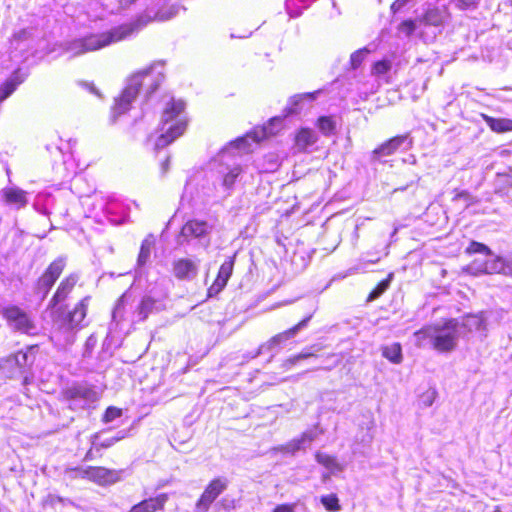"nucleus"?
<instances>
[{
  "label": "nucleus",
  "instance_id": "obj_1",
  "mask_svg": "<svg viewBox=\"0 0 512 512\" xmlns=\"http://www.w3.org/2000/svg\"><path fill=\"white\" fill-rule=\"evenodd\" d=\"M164 61L154 62L149 67L136 72L128 80L119 97L115 98L112 108V122L129 111L131 103L141 91L144 92L145 102L158 90L165 79L163 72Z\"/></svg>",
  "mask_w": 512,
  "mask_h": 512
},
{
  "label": "nucleus",
  "instance_id": "obj_2",
  "mask_svg": "<svg viewBox=\"0 0 512 512\" xmlns=\"http://www.w3.org/2000/svg\"><path fill=\"white\" fill-rule=\"evenodd\" d=\"M288 117V105L283 107L282 114L271 117L267 123L257 125L248 131L245 135L236 138L221 149L218 154L220 160H224L226 155L235 152L238 154L249 153L253 151L252 145H258L264 140L277 136L286 127V118Z\"/></svg>",
  "mask_w": 512,
  "mask_h": 512
},
{
  "label": "nucleus",
  "instance_id": "obj_3",
  "mask_svg": "<svg viewBox=\"0 0 512 512\" xmlns=\"http://www.w3.org/2000/svg\"><path fill=\"white\" fill-rule=\"evenodd\" d=\"M461 335V326L456 319L428 325L414 333L419 348H432L440 353L453 351Z\"/></svg>",
  "mask_w": 512,
  "mask_h": 512
},
{
  "label": "nucleus",
  "instance_id": "obj_4",
  "mask_svg": "<svg viewBox=\"0 0 512 512\" xmlns=\"http://www.w3.org/2000/svg\"><path fill=\"white\" fill-rule=\"evenodd\" d=\"M148 21L139 18L135 23L120 25L109 32L99 34H89L84 37L75 38L65 45V50L71 53L72 57L83 55L87 52L96 51L111 43L120 41L131 35L134 31L145 26Z\"/></svg>",
  "mask_w": 512,
  "mask_h": 512
},
{
  "label": "nucleus",
  "instance_id": "obj_5",
  "mask_svg": "<svg viewBox=\"0 0 512 512\" xmlns=\"http://www.w3.org/2000/svg\"><path fill=\"white\" fill-rule=\"evenodd\" d=\"M186 103L183 100H171L166 104L161 117V133L155 142V150L164 149L186 130L187 119L184 115Z\"/></svg>",
  "mask_w": 512,
  "mask_h": 512
},
{
  "label": "nucleus",
  "instance_id": "obj_6",
  "mask_svg": "<svg viewBox=\"0 0 512 512\" xmlns=\"http://www.w3.org/2000/svg\"><path fill=\"white\" fill-rule=\"evenodd\" d=\"M39 349L37 344L29 345L25 350H19L4 359L2 369L10 379H22L24 385L31 383L33 379L32 366Z\"/></svg>",
  "mask_w": 512,
  "mask_h": 512
},
{
  "label": "nucleus",
  "instance_id": "obj_7",
  "mask_svg": "<svg viewBox=\"0 0 512 512\" xmlns=\"http://www.w3.org/2000/svg\"><path fill=\"white\" fill-rule=\"evenodd\" d=\"M155 239L153 235H148L141 243L140 251L137 257L136 266L134 270V280L131 287L125 291L117 300L115 307L112 311V323L120 322L124 317L125 306L130 298V290L145 276V266L150 260L151 251L154 247Z\"/></svg>",
  "mask_w": 512,
  "mask_h": 512
},
{
  "label": "nucleus",
  "instance_id": "obj_8",
  "mask_svg": "<svg viewBox=\"0 0 512 512\" xmlns=\"http://www.w3.org/2000/svg\"><path fill=\"white\" fill-rule=\"evenodd\" d=\"M71 479H86L100 486L113 485L124 479L126 469H109L103 466H76L66 469Z\"/></svg>",
  "mask_w": 512,
  "mask_h": 512
},
{
  "label": "nucleus",
  "instance_id": "obj_9",
  "mask_svg": "<svg viewBox=\"0 0 512 512\" xmlns=\"http://www.w3.org/2000/svg\"><path fill=\"white\" fill-rule=\"evenodd\" d=\"M69 408L74 411L93 409L100 399V393L94 385L86 382L75 383L64 391Z\"/></svg>",
  "mask_w": 512,
  "mask_h": 512
},
{
  "label": "nucleus",
  "instance_id": "obj_10",
  "mask_svg": "<svg viewBox=\"0 0 512 512\" xmlns=\"http://www.w3.org/2000/svg\"><path fill=\"white\" fill-rule=\"evenodd\" d=\"M241 173L242 168L239 164L220 166L217 175L211 174V179L215 177L212 180V185L207 187L202 185V196L204 198L213 197L218 189H222L224 197L230 196Z\"/></svg>",
  "mask_w": 512,
  "mask_h": 512
},
{
  "label": "nucleus",
  "instance_id": "obj_11",
  "mask_svg": "<svg viewBox=\"0 0 512 512\" xmlns=\"http://www.w3.org/2000/svg\"><path fill=\"white\" fill-rule=\"evenodd\" d=\"M0 314L7 321L8 326L27 335H35L37 326L26 311L17 305H7L0 308Z\"/></svg>",
  "mask_w": 512,
  "mask_h": 512
},
{
  "label": "nucleus",
  "instance_id": "obj_12",
  "mask_svg": "<svg viewBox=\"0 0 512 512\" xmlns=\"http://www.w3.org/2000/svg\"><path fill=\"white\" fill-rule=\"evenodd\" d=\"M77 328L71 322L66 321L63 317L56 315L49 340L53 346L58 350H65L67 347L74 344L76 340Z\"/></svg>",
  "mask_w": 512,
  "mask_h": 512
},
{
  "label": "nucleus",
  "instance_id": "obj_13",
  "mask_svg": "<svg viewBox=\"0 0 512 512\" xmlns=\"http://www.w3.org/2000/svg\"><path fill=\"white\" fill-rule=\"evenodd\" d=\"M65 265L66 259L64 257H58L50 263L44 273L38 278L34 286V293L39 296L41 300H44L48 296L50 290L63 272Z\"/></svg>",
  "mask_w": 512,
  "mask_h": 512
},
{
  "label": "nucleus",
  "instance_id": "obj_14",
  "mask_svg": "<svg viewBox=\"0 0 512 512\" xmlns=\"http://www.w3.org/2000/svg\"><path fill=\"white\" fill-rule=\"evenodd\" d=\"M228 483L225 477L211 480L197 500L194 512H208L214 501L227 489Z\"/></svg>",
  "mask_w": 512,
  "mask_h": 512
},
{
  "label": "nucleus",
  "instance_id": "obj_15",
  "mask_svg": "<svg viewBox=\"0 0 512 512\" xmlns=\"http://www.w3.org/2000/svg\"><path fill=\"white\" fill-rule=\"evenodd\" d=\"M212 230V226L205 220L191 219L188 220L181 228L177 237V243L184 245L193 239L202 241L206 239Z\"/></svg>",
  "mask_w": 512,
  "mask_h": 512
},
{
  "label": "nucleus",
  "instance_id": "obj_16",
  "mask_svg": "<svg viewBox=\"0 0 512 512\" xmlns=\"http://www.w3.org/2000/svg\"><path fill=\"white\" fill-rule=\"evenodd\" d=\"M34 28L21 29L13 35L11 40V47L14 51H19L21 54L29 51H35L37 47L38 36Z\"/></svg>",
  "mask_w": 512,
  "mask_h": 512
},
{
  "label": "nucleus",
  "instance_id": "obj_17",
  "mask_svg": "<svg viewBox=\"0 0 512 512\" xmlns=\"http://www.w3.org/2000/svg\"><path fill=\"white\" fill-rule=\"evenodd\" d=\"M236 253L228 257L220 266L216 279L213 284L208 288V296L214 297L218 295L227 285L230 277L232 276Z\"/></svg>",
  "mask_w": 512,
  "mask_h": 512
},
{
  "label": "nucleus",
  "instance_id": "obj_18",
  "mask_svg": "<svg viewBox=\"0 0 512 512\" xmlns=\"http://www.w3.org/2000/svg\"><path fill=\"white\" fill-rule=\"evenodd\" d=\"M164 309L162 300L153 297L150 293L144 295L134 311V318L137 322L145 321L149 315L158 313Z\"/></svg>",
  "mask_w": 512,
  "mask_h": 512
},
{
  "label": "nucleus",
  "instance_id": "obj_19",
  "mask_svg": "<svg viewBox=\"0 0 512 512\" xmlns=\"http://www.w3.org/2000/svg\"><path fill=\"white\" fill-rule=\"evenodd\" d=\"M288 341V330L283 331L273 336L268 342L262 344L254 354H251V358H255L259 355L270 354L268 361L277 355Z\"/></svg>",
  "mask_w": 512,
  "mask_h": 512
},
{
  "label": "nucleus",
  "instance_id": "obj_20",
  "mask_svg": "<svg viewBox=\"0 0 512 512\" xmlns=\"http://www.w3.org/2000/svg\"><path fill=\"white\" fill-rule=\"evenodd\" d=\"M172 266V272L178 280L191 281L198 274V264L189 258L177 259Z\"/></svg>",
  "mask_w": 512,
  "mask_h": 512
},
{
  "label": "nucleus",
  "instance_id": "obj_21",
  "mask_svg": "<svg viewBox=\"0 0 512 512\" xmlns=\"http://www.w3.org/2000/svg\"><path fill=\"white\" fill-rule=\"evenodd\" d=\"M169 500L167 493H160L155 497L143 499L139 503L133 505L129 512H158L163 511L165 504Z\"/></svg>",
  "mask_w": 512,
  "mask_h": 512
},
{
  "label": "nucleus",
  "instance_id": "obj_22",
  "mask_svg": "<svg viewBox=\"0 0 512 512\" xmlns=\"http://www.w3.org/2000/svg\"><path fill=\"white\" fill-rule=\"evenodd\" d=\"M485 263V274L512 275V268L506 259L494 254L491 250L485 255Z\"/></svg>",
  "mask_w": 512,
  "mask_h": 512
},
{
  "label": "nucleus",
  "instance_id": "obj_23",
  "mask_svg": "<svg viewBox=\"0 0 512 512\" xmlns=\"http://www.w3.org/2000/svg\"><path fill=\"white\" fill-rule=\"evenodd\" d=\"M107 219L113 224H120L128 217V208L120 201L109 199L104 207Z\"/></svg>",
  "mask_w": 512,
  "mask_h": 512
},
{
  "label": "nucleus",
  "instance_id": "obj_24",
  "mask_svg": "<svg viewBox=\"0 0 512 512\" xmlns=\"http://www.w3.org/2000/svg\"><path fill=\"white\" fill-rule=\"evenodd\" d=\"M318 141V135L311 128H301L294 137V149L299 152H308Z\"/></svg>",
  "mask_w": 512,
  "mask_h": 512
},
{
  "label": "nucleus",
  "instance_id": "obj_25",
  "mask_svg": "<svg viewBox=\"0 0 512 512\" xmlns=\"http://www.w3.org/2000/svg\"><path fill=\"white\" fill-rule=\"evenodd\" d=\"M449 18V11L446 6L431 7L426 10L424 15L420 18V23L435 27L442 26Z\"/></svg>",
  "mask_w": 512,
  "mask_h": 512
},
{
  "label": "nucleus",
  "instance_id": "obj_26",
  "mask_svg": "<svg viewBox=\"0 0 512 512\" xmlns=\"http://www.w3.org/2000/svg\"><path fill=\"white\" fill-rule=\"evenodd\" d=\"M77 275L71 274L61 281L56 292L49 301V307L54 308L62 301L65 300L67 295L71 292L75 284L77 283Z\"/></svg>",
  "mask_w": 512,
  "mask_h": 512
},
{
  "label": "nucleus",
  "instance_id": "obj_27",
  "mask_svg": "<svg viewBox=\"0 0 512 512\" xmlns=\"http://www.w3.org/2000/svg\"><path fill=\"white\" fill-rule=\"evenodd\" d=\"M88 300H89V298L86 297V298L82 299L74 307V309L72 311H69V312L59 311L57 314L60 317H63L66 321L71 322V324L78 329L80 323L86 317Z\"/></svg>",
  "mask_w": 512,
  "mask_h": 512
},
{
  "label": "nucleus",
  "instance_id": "obj_28",
  "mask_svg": "<svg viewBox=\"0 0 512 512\" xmlns=\"http://www.w3.org/2000/svg\"><path fill=\"white\" fill-rule=\"evenodd\" d=\"M321 433L322 431L319 430L318 426L306 430L299 438L290 441V452L308 448Z\"/></svg>",
  "mask_w": 512,
  "mask_h": 512
},
{
  "label": "nucleus",
  "instance_id": "obj_29",
  "mask_svg": "<svg viewBox=\"0 0 512 512\" xmlns=\"http://www.w3.org/2000/svg\"><path fill=\"white\" fill-rule=\"evenodd\" d=\"M24 81L18 75V72H14L10 78H8L3 84L0 85V103L5 101L9 96L13 94V92L17 89V87Z\"/></svg>",
  "mask_w": 512,
  "mask_h": 512
},
{
  "label": "nucleus",
  "instance_id": "obj_30",
  "mask_svg": "<svg viewBox=\"0 0 512 512\" xmlns=\"http://www.w3.org/2000/svg\"><path fill=\"white\" fill-rule=\"evenodd\" d=\"M406 140V137L404 136H397L394 137L387 142L383 143L381 146L376 148L373 153L375 156L381 157V156H388L391 155L393 152H395Z\"/></svg>",
  "mask_w": 512,
  "mask_h": 512
},
{
  "label": "nucleus",
  "instance_id": "obj_31",
  "mask_svg": "<svg viewBox=\"0 0 512 512\" xmlns=\"http://www.w3.org/2000/svg\"><path fill=\"white\" fill-rule=\"evenodd\" d=\"M315 457L317 462L325 467L330 473L341 472L345 468V466L339 463L334 456L329 454L318 452Z\"/></svg>",
  "mask_w": 512,
  "mask_h": 512
},
{
  "label": "nucleus",
  "instance_id": "obj_32",
  "mask_svg": "<svg viewBox=\"0 0 512 512\" xmlns=\"http://www.w3.org/2000/svg\"><path fill=\"white\" fill-rule=\"evenodd\" d=\"M4 198L8 204H16L18 208L27 204L26 192L20 188H9L4 191Z\"/></svg>",
  "mask_w": 512,
  "mask_h": 512
},
{
  "label": "nucleus",
  "instance_id": "obj_33",
  "mask_svg": "<svg viewBox=\"0 0 512 512\" xmlns=\"http://www.w3.org/2000/svg\"><path fill=\"white\" fill-rule=\"evenodd\" d=\"M485 122L490 129L497 133H504L512 131V120L506 118H493L490 116H484Z\"/></svg>",
  "mask_w": 512,
  "mask_h": 512
},
{
  "label": "nucleus",
  "instance_id": "obj_34",
  "mask_svg": "<svg viewBox=\"0 0 512 512\" xmlns=\"http://www.w3.org/2000/svg\"><path fill=\"white\" fill-rule=\"evenodd\" d=\"M317 92L297 94L290 98V114L297 113L300 111L304 103H312L315 99Z\"/></svg>",
  "mask_w": 512,
  "mask_h": 512
},
{
  "label": "nucleus",
  "instance_id": "obj_35",
  "mask_svg": "<svg viewBox=\"0 0 512 512\" xmlns=\"http://www.w3.org/2000/svg\"><path fill=\"white\" fill-rule=\"evenodd\" d=\"M383 356L394 364L402 362V349L399 343H393L385 346L382 351Z\"/></svg>",
  "mask_w": 512,
  "mask_h": 512
},
{
  "label": "nucleus",
  "instance_id": "obj_36",
  "mask_svg": "<svg viewBox=\"0 0 512 512\" xmlns=\"http://www.w3.org/2000/svg\"><path fill=\"white\" fill-rule=\"evenodd\" d=\"M52 201V196L47 193H39L36 195L33 207L34 209L42 215H48L50 202Z\"/></svg>",
  "mask_w": 512,
  "mask_h": 512
},
{
  "label": "nucleus",
  "instance_id": "obj_37",
  "mask_svg": "<svg viewBox=\"0 0 512 512\" xmlns=\"http://www.w3.org/2000/svg\"><path fill=\"white\" fill-rule=\"evenodd\" d=\"M317 127L323 135L330 136L334 133L336 124L331 117L321 116L317 120Z\"/></svg>",
  "mask_w": 512,
  "mask_h": 512
},
{
  "label": "nucleus",
  "instance_id": "obj_38",
  "mask_svg": "<svg viewBox=\"0 0 512 512\" xmlns=\"http://www.w3.org/2000/svg\"><path fill=\"white\" fill-rule=\"evenodd\" d=\"M107 432L106 429L100 430L98 432L93 433L89 437V443L90 445L96 450L98 453H102L103 450L107 449L106 446H104V443L102 441V436Z\"/></svg>",
  "mask_w": 512,
  "mask_h": 512
},
{
  "label": "nucleus",
  "instance_id": "obj_39",
  "mask_svg": "<svg viewBox=\"0 0 512 512\" xmlns=\"http://www.w3.org/2000/svg\"><path fill=\"white\" fill-rule=\"evenodd\" d=\"M485 256L482 255V257L475 258L466 268V270L473 274V275H479V274H485L484 267H485Z\"/></svg>",
  "mask_w": 512,
  "mask_h": 512
},
{
  "label": "nucleus",
  "instance_id": "obj_40",
  "mask_svg": "<svg viewBox=\"0 0 512 512\" xmlns=\"http://www.w3.org/2000/svg\"><path fill=\"white\" fill-rule=\"evenodd\" d=\"M321 503L328 511H339L340 504L339 499L335 494H329L321 497Z\"/></svg>",
  "mask_w": 512,
  "mask_h": 512
},
{
  "label": "nucleus",
  "instance_id": "obj_41",
  "mask_svg": "<svg viewBox=\"0 0 512 512\" xmlns=\"http://www.w3.org/2000/svg\"><path fill=\"white\" fill-rule=\"evenodd\" d=\"M179 10H180V7H178L176 5H172L171 7H169L166 10L158 11L155 15V18L159 21L170 20L178 14Z\"/></svg>",
  "mask_w": 512,
  "mask_h": 512
},
{
  "label": "nucleus",
  "instance_id": "obj_42",
  "mask_svg": "<svg viewBox=\"0 0 512 512\" xmlns=\"http://www.w3.org/2000/svg\"><path fill=\"white\" fill-rule=\"evenodd\" d=\"M122 415V410L115 407V406H109L103 416H102V422L103 423H110L116 418H119Z\"/></svg>",
  "mask_w": 512,
  "mask_h": 512
},
{
  "label": "nucleus",
  "instance_id": "obj_43",
  "mask_svg": "<svg viewBox=\"0 0 512 512\" xmlns=\"http://www.w3.org/2000/svg\"><path fill=\"white\" fill-rule=\"evenodd\" d=\"M393 277V274H389L388 278L381 281L377 287L370 293L369 300H373L377 297H379L384 291L387 290V288L390 285L391 279Z\"/></svg>",
  "mask_w": 512,
  "mask_h": 512
},
{
  "label": "nucleus",
  "instance_id": "obj_44",
  "mask_svg": "<svg viewBox=\"0 0 512 512\" xmlns=\"http://www.w3.org/2000/svg\"><path fill=\"white\" fill-rule=\"evenodd\" d=\"M391 69L389 60L377 61L372 67V74L376 76L384 75Z\"/></svg>",
  "mask_w": 512,
  "mask_h": 512
},
{
  "label": "nucleus",
  "instance_id": "obj_45",
  "mask_svg": "<svg viewBox=\"0 0 512 512\" xmlns=\"http://www.w3.org/2000/svg\"><path fill=\"white\" fill-rule=\"evenodd\" d=\"M416 28H417L416 21L405 20L399 25L398 30L400 33H402L408 37V36H411L415 32Z\"/></svg>",
  "mask_w": 512,
  "mask_h": 512
},
{
  "label": "nucleus",
  "instance_id": "obj_46",
  "mask_svg": "<svg viewBox=\"0 0 512 512\" xmlns=\"http://www.w3.org/2000/svg\"><path fill=\"white\" fill-rule=\"evenodd\" d=\"M466 252L467 253H478V254L485 256V255H487V253H490V248L482 243L473 241L467 247Z\"/></svg>",
  "mask_w": 512,
  "mask_h": 512
},
{
  "label": "nucleus",
  "instance_id": "obj_47",
  "mask_svg": "<svg viewBox=\"0 0 512 512\" xmlns=\"http://www.w3.org/2000/svg\"><path fill=\"white\" fill-rule=\"evenodd\" d=\"M96 345H97V337L94 334H92L85 341L84 349H83V357L84 358L91 357L92 352H93L94 348L96 347Z\"/></svg>",
  "mask_w": 512,
  "mask_h": 512
},
{
  "label": "nucleus",
  "instance_id": "obj_48",
  "mask_svg": "<svg viewBox=\"0 0 512 512\" xmlns=\"http://www.w3.org/2000/svg\"><path fill=\"white\" fill-rule=\"evenodd\" d=\"M367 54H368L367 49H361V50L354 52L350 57L352 67L357 68L362 63V61L364 60V58Z\"/></svg>",
  "mask_w": 512,
  "mask_h": 512
},
{
  "label": "nucleus",
  "instance_id": "obj_49",
  "mask_svg": "<svg viewBox=\"0 0 512 512\" xmlns=\"http://www.w3.org/2000/svg\"><path fill=\"white\" fill-rule=\"evenodd\" d=\"M215 506L218 510L223 509L225 511H230L235 508V500L226 496L218 501Z\"/></svg>",
  "mask_w": 512,
  "mask_h": 512
},
{
  "label": "nucleus",
  "instance_id": "obj_50",
  "mask_svg": "<svg viewBox=\"0 0 512 512\" xmlns=\"http://www.w3.org/2000/svg\"><path fill=\"white\" fill-rule=\"evenodd\" d=\"M437 392L434 389H430L423 393L421 400L424 406L429 407L433 404L436 399Z\"/></svg>",
  "mask_w": 512,
  "mask_h": 512
},
{
  "label": "nucleus",
  "instance_id": "obj_51",
  "mask_svg": "<svg viewBox=\"0 0 512 512\" xmlns=\"http://www.w3.org/2000/svg\"><path fill=\"white\" fill-rule=\"evenodd\" d=\"M103 456V453H98L96 450H94V448L90 445V448L88 449V451L85 453L84 457H83V461L84 462H90V461H93L95 459H98V458H101Z\"/></svg>",
  "mask_w": 512,
  "mask_h": 512
},
{
  "label": "nucleus",
  "instance_id": "obj_52",
  "mask_svg": "<svg viewBox=\"0 0 512 512\" xmlns=\"http://www.w3.org/2000/svg\"><path fill=\"white\" fill-rule=\"evenodd\" d=\"M460 9H469L475 7L479 0H453Z\"/></svg>",
  "mask_w": 512,
  "mask_h": 512
},
{
  "label": "nucleus",
  "instance_id": "obj_53",
  "mask_svg": "<svg viewBox=\"0 0 512 512\" xmlns=\"http://www.w3.org/2000/svg\"><path fill=\"white\" fill-rule=\"evenodd\" d=\"M287 236H285V234L279 230H277V232L275 233V241L277 242V244L283 248L284 252L286 253L287 252V245H286V240H287Z\"/></svg>",
  "mask_w": 512,
  "mask_h": 512
},
{
  "label": "nucleus",
  "instance_id": "obj_54",
  "mask_svg": "<svg viewBox=\"0 0 512 512\" xmlns=\"http://www.w3.org/2000/svg\"><path fill=\"white\" fill-rule=\"evenodd\" d=\"M411 0H395L391 5V10L396 13L400 11L405 5H407Z\"/></svg>",
  "mask_w": 512,
  "mask_h": 512
},
{
  "label": "nucleus",
  "instance_id": "obj_55",
  "mask_svg": "<svg viewBox=\"0 0 512 512\" xmlns=\"http://www.w3.org/2000/svg\"><path fill=\"white\" fill-rule=\"evenodd\" d=\"M309 319H310V317L305 318L299 324H297L295 327L290 329V337L293 336L296 333V331H298L301 327L305 326L307 324V322L309 321Z\"/></svg>",
  "mask_w": 512,
  "mask_h": 512
},
{
  "label": "nucleus",
  "instance_id": "obj_56",
  "mask_svg": "<svg viewBox=\"0 0 512 512\" xmlns=\"http://www.w3.org/2000/svg\"><path fill=\"white\" fill-rule=\"evenodd\" d=\"M102 441L104 443V446H106V448L108 449L117 443V438H113V437L103 438L102 437Z\"/></svg>",
  "mask_w": 512,
  "mask_h": 512
},
{
  "label": "nucleus",
  "instance_id": "obj_57",
  "mask_svg": "<svg viewBox=\"0 0 512 512\" xmlns=\"http://www.w3.org/2000/svg\"><path fill=\"white\" fill-rule=\"evenodd\" d=\"M170 165V157L167 156L166 159L161 163V173L165 175L169 171Z\"/></svg>",
  "mask_w": 512,
  "mask_h": 512
},
{
  "label": "nucleus",
  "instance_id": "obj_58",
  "mask_svg": "<svg viewBox=\"0 0 512 512\" xmlns=\"http://www.w3.org/2000/svg\"><path fill=\"white\" fill-rule=\"evenodd\" d=\"M137 0H119V5L121 8H128L130 5L134 4Z\"/></svg>",
  "mask_w": 512,
  "mask_h": 512
},
{
  "label": "nucleus",
  "instance_id": "obj_59",
  "mask_svg": "<svg viewBox=\"0 0 512 512\" xmlns=\"http://www.w3.org/2000/svg\"><path fill=\"white\" fill-rule=\"evenodd\" d=\"M273 512H288V503L276 506Z\"/></svg>",
  "mask_w": 512,
  "mask_h": 512
},
{
  "label": "nucleus",
  "instance_id": "obj_60",
  "mask_svg": "<svg viewBox=\"0 0 512 512\" xmlns=\"http://www.w3.org/2000/svg\"><path fill=\"white\" fill-rule=\"evenodd\" d=\"M83 85H84L87 89H89V91H90L91 93H94V94H97V95L99 94V93H98L97 88L93 85V83H87V82H85V83H83Z\"/></svg>",
  "mask_w": 512,
  "mask_h": 512
},
{
  "label": "nucleus",
  "instance_id": "obj_61",
  "mask_svg": "<svg viewBox=\"0 0 512 512\" xmlns=\"http://www.w3.org/2000/svg\"><path fill=\"white\" fill-rule=\"evenodd\" d=\"M127 435V432L124 431V430H121V431H118L114 436H112L113 438H117V442H119L120 440L124 439Z\"/></svg>",
  "mask_w": 512,
  "mask_h": 512
},
{
  "label": "nucleus",
  "instance_id": "obj_62",
  "mask_svg": "<svg viewBox=\"0 0 512 512\" xmlns=\"http://www.w3.org/2000/svg\"><path fill=\"white\" fill-rule=\"evenodd\" d=\"M459 198L468 199L469 198L468 192H466V191H459V192H457L455 197H454V200L459 199Z\"/></svg>",
  "mask_w": 512,
  "mask_h": 512
},
{
  "label": "nucleus",
  "instance_id": "obj_63",
  "mask_svg": "<svg viewBox=\"0 0 512 512\" xmlns=\"http://www.w3.org/2000/svg\"><path fill=\"white\" fill-rule=\"evenodd\" d=\"M284 8H285V11L288 12V0H284Z\"/></svg>",
  "mask_w": 512,
  "mask_h": 512
},
{
  "label": "nucleus",
  "instance_id": "obj_64",
  "mask_svg": "<svg viewBox=\"0 0 512 512\" xmlns=\"http://www.w3.org/2000/svg\"><path fill=\"white\" fill-rule=\"evenodd\" d=\"M493 512H501V511H500L499 509H496V510H495V511H493Z\"/></svg>",
  "mask_w": 512,
  "mask_h": 512
}]
</instances>
